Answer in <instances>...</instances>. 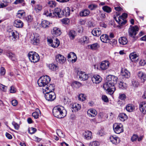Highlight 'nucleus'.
Masks as SVG:
<instances>
[{
    "label": "nucleus",
    "mask_w": 146,
    "mask_h": 146,
    "mask_svg": "<svg viewBox=\"0 0 146 146\" xmlns=\"http://www.w3.org/2000/svg\"><path fill=\"white\" fill-rule=\"evenodd\" d=\"M54 115L59 118H63L67 114L66 110L62 106H57L54 107L52 111Z\"/></svg>",
    "instance_id": "nucleus-1"
},
{
    "label": "nucleus",
    "mask_w": 146,
    "mask_h": 146,
    "mask_svg": "<svg viewBox=\"0 0 146 146\" xmlns=\"http://www.w3.org/2000/svg\"><path fill=\"white\" fill-rule=\"evenodd\" d=\"M50 81V79L49 76L46 75L41 77L38 81V84L40 87H45V86L47 85Z\"/></svg>",
    "instance_id": "nucleus-2"
},
{
    "label": "nucleus",
    "mask_w": 146,
    "mask_h": 146,
    "mask_svg": "<svg viewBox=\"0 0 146 146\" xmlns=\"http://www.w3.org/2000/svg\"><path fill=\"white\" fill-rule=\"evenodd\" d=\"M103 88L105 90L108 91V93L110 94H113L115 89V86H112L110 83L107 81L104 84Z\"/></svg>",
    "instance_id": "nucleus-3"
},
{
    "label": "nucleus",
    "mask_w": 146,
    "mask_h": 146,
    "mask_svg": "<svg viewBox=\"0 0 146 146\" xmlns=\"http://www.w3.org/2000/svg\"><path fill=\"white\" fill-rule=\"evenodd\" d=\"M28 56L31 62H36L40 59L39 55L35 52L31 51L29 52L28 54Z\"/></svg>",
    "instance_id": "nucleus-4"
},
{
    "label": "nucleus",
    "mask_w": 146,
    "mask_h": 146,
    "mask_svg": "<svg viewBox=\"0 0 146 146\" xmlns=\"http://www.w3.org/2000/svg\"><path fill=\"white\" fill-rule=\"evenodd\" d=\"M127 17V14L125 13H123L121 16H119L117 18L116 17H115L114 18L120 25L122 26L125 24L126 23V21L124 19L126 18Z\"/></svg>",
    "instance_id": "nucleus-5"
},
{
    "label": "nucleus",
    "mask_w": 146,
    "mask_h": 146,
    "mask_svg": "<svg viewBox=\"0 0 146 146\" xmlns=\"http://www.w3.org/2000/svg\"><path fill=\"white\" fill-rule=\"evenodd\" d=\"M139 30V28L137 26H132L130 25L128 30L129 36L134 38L138 32Z\"/></svg>",
    "instance_id": "nucleus-6"
},
{
    "label": "nucleus",
    "mask_w": 146,
    "mask_h": 146,
    "mask_svg": "<svg viewBox=\"0 0 146 146\" xmlns=\"http://www.w3.org/2000/svg\"><path fill=\"white\" fill-rule=\"evenodd\" d=\"M30 39L32 44L34 45H37L40 42V36L39 35L36 33L32 34L30 36Z\"/></svg>",
    "instance_id": "nucleus-7"
},
{
    "label": "nucleus",
    "mask_w": 146,
    "mask_h": 146,
    "mask_svg": "<svg viewBox=\"0 0 146 146\" xmlns=\"http://www.w3.org/2000/svg\"><path fill=\"white\" fill-rule=\"evenodd\" d=\"M113 128L115 132L117 134H119L123 131V125L121 123L114 124Z\"/></svg>",
    "instance_id": "nucleus-8"
},
{
    "label": "nucleus",
    "mask_w": 146,
    "mask_h": 146,
    "mask_svg": "<svg viewBox=\"0 0 146 146\" xmlns=\"http://www.w3.org/2000/svg\"><path fill=\"white\" fill-rule=\"evenodd\" d=\"M47 41L49 45L53 48H57L60 44L59 41L56 38L54 41L51 39H48Z\"/></svg>",
    "instance_id": "nucleus-9"
},
{
    "label": "nucleus",
    "mask_w": 146,
    "mask_h": 146,
    "mask_svg": "<svg viewBox=\"0 0 146 146\" xmlns=\"http://www.w3.org/2000/svg\"><path fill=\"white\" fill-rule=\"evenodd\" d=\"M117 78L114 76L109 75L106 78L107 81L110 83L112 86H115V84L117 83Z\"/></svg>",
    "instance_id": "nucleus-10"
},
{
    "label": "nucleus",
    "mask_w": 146,
    "mask_h": 146,
    "mask_svg": "<svg viewBox=\"0 0 146 146\" xmlns=\"http://www.w3.org/2000/svg\"><path fill=\"white\" fill-rule=\"evenodd\" d=\"M45 98L48 101H53L56 98L55 94L54 92L45 93Z\"/></svg>",
    "instance_id": "nucleus-11"
},
{
    "label": "nucleus",
    "mask_w": 146,
    "mask_h": 146,
    "mask_svg": "<svg viewBox=\"0 0 146 146\" xmlns=\"http://www.w3.org/2000/svg\"><path fill=\"white\" fill-rule=\"evenodd\" d=\"M54 85L53 84L47 85L46 87L42 88L43 92L44 93L53 92L52 91L54 90Z\"/></svg>",
    "instance_id": "nucleus-12"
},
{
    "label": "nucleus",
    "mask_w": 146,
    "mask_h": 146,
    "mask_svg": "<svg viewBox=\"0 0 146 146\" xmlns=\"http://www.w3.org/2000/svg\"><path fill=\"white\" fill-rule=\"evenodd\" d=\"M10 37L13 41L16 40L18 38L19 34L17 31H12L9 32Z\"/></svg>",
    "instance_id": "nucleus-13"
},
{
    "label": "nucleus",
    "mask_w": 146,
    "mask_h": 146,
    "mask_svg": "<svg viewBox=\"0 0 146 146\" xmlns=\"http://www.w3.org/2000/svg\"><path fill=\"white\" fill-rule=\"evenodd\" d=\"M77 74L79 76V78L81 80L85 81L87 80L88 78V75L86 74L85 72L82 71L78 72Z\"/></svg>",
    "instance_id": "nucleus-14"
},
{
    "label": "nucleus",
    "mask_w": 146,
    "mask_h": 146,
    "mask_svg": "<svg viewBox=\"0 0 146 146\" xmlns=\"http://www.w3.org/2000/svg\"><path fill=\"white\" fill-rule=\"evenodd\" d=\"M79 41L81 44L83 45H86L90 42L89 38L86 36H84L80 38Z\"/></svg>",
    "instance_id": "nucleus-15"
},
{
    "label": "nucleus",
    "mask_w": 146,
    "mask_h": 146,
    "mask_svg": "<svg viewBox=\"0 0 146 146\" xmlns=\"http://www.w3.org/2000/svg\"><path fill=\"white\" fill-rule=\"evenodd\" d=\"M137 76L142 82L146 80V74L142 71H139L137 74Z\"/></svg>",
    "instance_id": "nucleus-16"
},
{
    "label": "nucleus",
    "mask_w": 146,
    "mask_h": 146,
    "mask_svg": "<svg viewBox=\"0 0 146 146\" xmlns=\"http://www.w3.org/2000/svg\"><path fill=\"white\" fill-rule=\"evenodd\" d=\"M110 63L107 60L102 61L100 65V68L102 70H105L108 69Z\"/></svg>",
    "instance_id": "nucleus-17"
},
{
    "label": "nucleus",
    "mask_w": 146,
    "mask_h": 146,
    "mask_svg": "<svg viewBox=\"0 0 146 146\" xmlns=\"http://www.w3.org/2000/svg\"><path fill=\"white\" fill-rule=\"evenodd\" d=\"M56 59L57 62H59L61 64L64 63L66 61L65 58L64 56L60 54L56 55Z\"/></svg>",
    "instance_id": "nucleus-18"
},
{
    "label": "nucleus",
    "mask_w": 146,
    "mask_h": 146,
    "mask_svg": "<svg viewBox=\"0 0 146 146\" xmlns=\"http://www.w3.org/2000/svg\"><path fill=\"white\" fill-rule=\"evenodd\" d=\"M139 108L141 111L144 114L146 113V102H142L139 104Z\"/></svg>",
    "instance_id": "nucleus-19"
},
{
    "label": "nucleus",
    "mask_w": 146,
    "mask_h": 146,
    "mask_svg": "<svg viewBox=\"0 0 146 146\" xmlns=\"http://www.w3.org/2000/svg\"><path fill=\"white\" fill-rule=\"evenodd\" d=\"M92 80L94 83L97 84L99 83L101 81L102 79L100 76L97 75L93 76Z\"/></svg>",
    "instance_id": "nucleus-20"
},
{
    "label": "nucleus",
    "mask_w": 146,
    "mask_h": 146,
    "mask_svg": "<svg viewBox=\"0 0 146 146\" xmlns=\"http://www.w3.org/2000/svg\"><path fill=\"white\" fill-rule=\"evenodd\" d=\"M121 74L125 78H128L130 77V74L129 71L125 68L121 69Z\"/></svg>",
    "instance_id": "nucleus-21"
},
{
    "label": "nucleus",
    "mask_w": 146,
    "mask_h": 146,
    "mask_svg": "<svg viewBox=\"0 0 146 146\" xmlns=\"http://www.w3.org/2000/svg\"><path fill=\"white\" fill-rule=\"evenodd\" d=\"M110 141L114 144H117L119 143L120 141L119 138L115 135L110 136Z\"/></svg>",
    "instance_id": "nucleus-22"
},
{
    "label": "nucleus",
    "mask_w": 146,
    "mask_h": 146,
    "mask_svg": "<svg viewBox=\"0 0 146 146\" xmlns=\"http://www.w3.org/2000/svg\"><path fill=\"white\" fill-rule=\"evenodd\" d=\"M82 136L85 139H90L92 136V132L88 131H85L83 133Z\"/></svg>",
    "instance_id": "nucleus-23"
},
{
    "label": "nucleus",
    "mask_w": 146,
    "mask_h": 146,
    "mask_svg": "<svg viewBox=\"0 0 146 146\" xmlns=\"http://www.w3.org/2000/svg\"><path fill=\"white\" fill-rule=\"evenodd\" d=\"M97 111L94 109H90L87 111L88 115L91 117H95L97 115Z\"/></svg>",
    "instance_id": "nucleus-24"
},
{
    "label": "nucleus",
    "mask_w": 146,
    "mask_h": 146,
    "mask_svg": "<svg viewBox=\"0 0 146 146\" xmlns=\"http://www.w3.org/2000/svg\"><path fill=\"white\" fill-rule=\"evenodd\" d=\"M52 33V35L56 36L60 35L61 33L60 29L57 27L54 28Z\"/></svg>",
    "instance_id": "nucleus-25"
},
{
    "label": "nucleus",
    "mask_w": 146,
    "mask_h": 146,
    "mask_svg": "<svg viewBox=\"0 0 146 146\" xmlns=\"http://www.w3.org/2000/svg\"><path fill=\"white\" fill-rule=\"evenodd\" d=\"M14 25L17 28H20L23 26V23L21 20L17 19L14 21Z\"/></svg>",
    "instance_id": "nucleus-26"
},
{
    "label": "nucleus",
    "mask_w": 146,
    "mask_h": 146,
    "mask_svg": "<svg viewBox=\"0 0 146 146\" xmlns=\"http://www.w3.org/2000/svg\"><path fill=\"white\" fill-rule=\"evenodd\" d=\"M129 57L132 62H136L138 59V56L135 53H131L129 55Z\"/></svg>",
    "instance_id": "nucleus-27"
},
{
    "label": "nucleus",
    "mask_w": 146,
    "mask_h": 146,
    "mask_svg": "<svg viewBox=\"0 0 146 146\" xmlns=\"http://www.w3.org/2000/svg\"><path fill=\"white\" fill-rule=\"evenodd\" d=\"M92 33L94 36H98L101 34V31L99 28H96L93 30Z\"/></svg>",
    "instance_id": "nucleus-28"
},
{
    "label": "nucleus",
    "mask_w": 146,
    "mask_h": 146,
    "mask_svg": "<svg viewBox=\"0 0 146 146\" xmlns=\"http://www.w3.org/2000/svg\"><path fill=\"white\" fill-rule=\"evenodd\" d=\"M100 39L101 41L104 43H108L109 41V36L107 35H102L101 36Z\"/></svg>",
    "instance_id": "nucleus-29"
},
{
    "label": "nucleus",
    "mask_w": 146,
    "mask_h": 146,
    "mask_svg": "<svg viewBox=\"0 0 146 146\" xmlns=\"http://www.w3.org/2000/svg\"><path fill=\"white\" fill-rule=\"evenodd\" d=\"M119 43L123 45L126 44L128 42L127 39L125 37H121L119 39Z\"/></svg>",
    "instance_id": "nucleus-30"
},
{
    "label": "nucleus",
    "mask_w": 146,
    "mask_h": 146,
    "mask_svg": "<svg viewBox=\"0 0 146 146\" xmlns=\"http://www.w3.org/2000/svg\"><path fill=\"white\" fill-rule=\"evenodd\" d=\"M72 108L73 109V110L72 111H74L75 112H76L80 109L81 108V106L79 104L75 103L73 104L72 105Z\"/></svg>",
    "instance_id": "nucleus-31"
},
{
    "label": "nucleus",
    "mask_w": 146,
    "mask_h": 146,
    "mask_svg": "<svg viewBox=\"0 0 146 146\" xmlns=\"http://www.w3.org/2000/svg\"><path fill=\"white\" fill-rule=\"evenodd\" d=\"M135 109V106L132 104H129L127 105L126 107V109L128 112L133 111Z\"/></svg>",
    "instance_id": "nucleus-32"
},
{
    "label": "nucleus",
    "mask_w": 146,
    "mask_h": 146,
    "mask_svg": "<svg viewBox=\"0 0 146 146\" xmlns=\"http://www.w3.org/2000/svg\"><path fill=\"white\" fill-rule=\"evenodd\" d=\"M25 15V13L23 10H20L18 11L17 17L20 19L23 18Z\"/></svg>",
    "instance_id": "nucleus-33"
},
{
    "label": "nucleus",
    "mask_w": 146,
    "mask_h": 146,
    "mask_svg": "<svg viewBox=\"0 0 146 146\" xmlns=\"http://www.w3.org/2000/svg\"><path fill=\"white\" fill-rule=\"evenodd\" d=\"M6 55L12 60L15 61L16 60L15 55L14 53L8 52L6 53Z\"/></svg>",
    "instance_id": "nucleus-34"
},
{
    "label": "nucleus",
    "mask_w": 146,
    "mask_h": 146,
    "mask_svg": "<svg viewBox=\"0 0 146 146\" xmlns=\"http://www.w3.org/2000/svg\"><path fill=\"white\" fill-rule=\"evenodd\" d=\"M119 117L120 120L123 121L127 119V116L126 114L124 113H120L119 115Z\"/></svg>",
    "instance_id": "nucleus-35"
},
{
    "label": "nucleus",
    "mask_w": 146,
    "mask_h": 146,
    "mask_svg": "<svg viewBox=\"0 0 146 146\" xmlns=\"http://www.w3.org/2000/svg\"><path fill=\"white\" fill-rule=\"evenodd\" d=\"M60 9L59 8H56L54 9V11H53L52 17L55 16L58 17L60 12Z\"/></svg>",
    "instance_id": "nucleus-36"
},
{
    "label": "nucleus",
    "mask_w": 146,
    "mask_h": 146,
    "mask_svg": "<svg viewBox=\"0 0 146 146\" xmlns=\"http://www.w3.org/2000/svg\"><path fill=\"white\" fill-rule=\"evenodd\" d=\"M53 11L51 10H48L44 11L43 14L46 16H49L52 17Z\"/></svg>",
    "instance_id": "nucleus-37"
},
{
    "label": "nucleus",
    "mask_w": 146,
    "mask_h": 146,
    "mask_svg": "<svg viewBox=\"0 0 146 146\" xmlns=\"http://www.w3.org/2000/svg\"><path fill=\"white\" fill-rule=\"evenodd\" d=\"M42 8V5L40 4H37L35 7L34 10L36 13H38L41 11Z\"/></svg>",
    "instance_id": "nucleus-38"
},
{
    "label": "nucleus",
    "mask_w": 146,
    "mask_h": 146,
    "mask_svg": "<svg viewBox=\"0 0 146 146\" xmlns=\"http://www.w3.org/2000/svg\"><path fill=\"white\" fill-rule=\"evenodd\" d=\"M90 13L88 9H86L81 11L80 13V15L81 16H86Z\"/></svg>",
    "instance_id": "nucleus-39"
},
{
    "label": "nucleus",
    "mask_w": 146,
    "mask_h": 146,
    "mask_svg": "<svg viewBox=\"0 0 146 146\" xmlns=\"http://www.w3.org/2000/svg\"><path fill=\"white\" fill-rule=\"evenodd\" d=\"M76 35L75 31L74 30H71L69 33V36L71 39H74Z\"/></svg>",
    "instance_id": "nucleus-40"
},
{
    "label": "nucleus",
    "mask_w": 146,
    "mask_h": 146,
    "mask_svg": "<svg viewBox=\"0 0 146 146\" xmlns=\"http://www.w3.org/2000/svg\"><path fill=\"white\" fill-rule=\"evenodd\" d=\"M89 46L90 47V49L92 50H96L100 47L99 45L97 43L93 44L90 45Z\"/></svg>",
    "instance_id": "nucleus-41"
},
{
    "label": "nucleus",
    "mask_w": 146,
    "mask_h": 146,
    "mask_svg": "<svg viewBox=\"0 0 146 146\" xmlns=\"http://www.w3.org/2000/svg\"><path fill=\"white\" fill-rule=\"evenodd\" d=\"M49 24V22L46 20H44L42 21L41 25L42 27L44 28H46L48 27V25Z\"/></svg>",
    "instance_id": "nucleus-42"
},
{
    "label": "nucleus",
    "mask_w": 146,
    "mask_h": 146,
    "mask_svg": "<svg viewBox=\"0 0 146 146\" xmlns=\"http://www.w3.org/2000/svg\"><path fill=\"white\" fill-rule=\"evenodd\" d=\"M63 10L64 12V16L65 17L69 16L70 14V8L68 7H66Z\"/></svg>",
    "instance_id": "nucleus-43"
},
{
    "label": "nucleus",
    "mask_w": 146,
    "mask_h": 146,
    "mask_svg": "<svg viewBox=\"0 0 146 146\" xmlns=\"http://www.w3.org/2000/svg\"><path fill=\"white\" fill-rule=\"evenodd\" d=\"M127 87V84L123 82H121L119 84V87L121 89H125Z\"/></svg>",
    "instance_id": "nucleus-44"
},
{
    "label": "nucleus",
    "mask_w": 146,
    "mask_h": 146,
    "mask_svg": "<svg viewBox=\"0 0 146 146\" xmlns=\"http://www.w3.org/2000/svg\"><path fill=\"white\" fill-rule=\"evenodd\" d=\"M102 9L104 11L108 13H110L111 11V8L107 6H104L103 7Z\"/></svg>",
    "instance_id": "nucleus-45"
},
{
    "label": "nucleus",
    "mask_w": 146,
    "mask_h": 146,
    "mask_svg": "<svg viewBox=\"0 0 146 146\" xmlns=\"http://www.w3.org/2000/svg\"><path fill=\"white\" fill-rule=\"evenodd\" d=\"M78 98L79 100L81 101H84L86 99L85 95L82 94H80Z\"/></svg>",
    "instance_id": "nucleus-46"
},
{
    "label": "nucleus",
    "mask_w": 146,
    "mask_h": 146,
    "mask_svg": "<svg viewBox=\"0 0 146 146\" xmlns=\"http://www.w3.org/2000/svg\"><path fill=\"white\" fill-rule=\"evenodd\" d=\"M48 68L51 70L54 71L56 70L57 66L53 64H51L49 65Z\"/></svg>",
    "instance_id": "nucleus-47"
},
{
    "label": "nucleus",
    "mask_w": 146,
    "mask_h": 146,
    "mask_svg": "<svg viewBox=\"0 0 146 146\" xmlns=\"http://www.w3.org/2000/svg\"><path fill=\"white\" fill-rule=\"evenodd\" d=\"M99 114L100 117L101 118H103L105 119L107 118H108V115L107 114L104 113L100 112Z\"/></svg>",
    "instance_id": "nucleus-48"
},
{
    "label": "nucleus",
    "mask_w": 146,
    "mask_h": 146,
    "mask_svg": "<svg viewBox=\"0 0 146 146\" xmlns=\"http://www.w3.org/2000/svg\"><path fill=\"white\" fill-rule=\"evenodd\" d=\"M25 19L28 22H32L33 21V17L32 16L29 15L26 17L25 18Z\"/></svg>",
    "instance_id": "nucleus-49"
},
{
    "label": "nucleus",
    "mask_w": 146,
    "mask_h": 146,
    "mask_svg": "<svg viewBox=\"0 0 146 146\" xmlns=\"http://www.w3.org/2000/svg\"><path fill=\"white\" fill-rule=\"evenodd\" d=\"M23 3L22 5L24 6L25 5V3H24V0H16L14 3V4L15 5Z\"/></svg>",
    "instance_id": "nucleus-50"
},
{
    "label": "nucleus",
    "mask_w": 146,
    "mask_h": 146,
    "mask_svg": "<svg viewBox=\"0 0 146 146\" xmlns=\"http://www.w3.org/2000/svg\"><path fill=\"white\" fill-rule=\"evenodd\" d=\"M29 133L31 134L34 133L36 131V129L33 127L30 128L28 130Z\"/></svg>",
    "instance_id": "nucleus-51"
},
{
    "label": "nucleus",
    "mask_w": 146,
    "mask_h": 146,
    "mask_svg": "<svg viewBox=\"0 0 146 146\" xmlns=\"http://www.w3.org/2000/svg\"><path fill=\"white\" fill-rule=\"evenodd\" d=\"M132 83L133 86L135 87H137L139 84L137 81L134 80H133L132 81Z\"/></svg>",
    "instance_id": "nucleus-52"
},
{
    "label": "nucleus",
    "mask_w": 146,
    "mask_h": 146,
    "mask_svg": "<svg viewBox=\"0 0 146 146\" xmlns=\"http://www.w3.org/2000/svg\"><path fill=\"white\" fill-rule=\"evenodd\" d=\"M118 98L121 100H124L126 98V96L124 94H119Z\"/></svg>",
    "instance_id": "nucleus-53"
},
{
    "label": "nucleus",
    "mask_w": 146,
    "mask_h": 146,
    "mask_svg": "<svg viewBox=\"0 0 146 146\" xmlns=\"http://www.w3.org/2000/svg\"><path fill=\"white\" fill-rule=\"evenodd\" d=\"M99 145V142L96 141H94L90 143L89 146H98Z\"/></svg>",
    "instance_id": "nucleus-54"
},
{
    "label": "nucleus",
    "mask_w": 146,
    "mask_h": 146,
    "mask_svg": "<svg viewBox=\"0 0 146 146\" xmlns=\"http://www.w3.org/2000/svg\"><path fill=\"white\" fill-rule=\"evenodd\" d=\"M39 115V113L37 112H35L32 113V116L35 119H37L38 118Z\"/></svg>",
    "instance_id": "nucleus-55"
},
{
    "label": "nucleus",
    "mask_w": 146,
    "mask_h": 146,
    "mask_svg": "<svg viewBox=\"0 0 146 146\" xmlns=\"http://www.w3.org/2000/svg\"><path fill=\"white\" fill-rule=\"evenodd\" d=\"M109 41L108 43H110V44L113 45V44H115L116 43V40L114 39H110L109 38Z\"/></svg>",
    "instance_id": "nucleus-56"
},
{
    "label": "nucleus",
    "mask_w": 146,
    "mask_h": 146,
    "mask_svg": "<svg viewBox=\"0 0 146 146\" xmlns=\"http://www.w3.org/2000/svg\"><path fill=\"white\" fill-rule=\"evenodd\" d=\"M5 73V70L4 68L1 67L0 68V74L1 75H4Z\"/></svg>",
    "instance_id": "nucleus-57"
},
{
    "label": "nucleus",
    "mask_w": 146,
    "mask_h": 146,
    "mask_svg": "<svg viewBox=\"0 0 146 146\" xmlns=\"http://www.w3.org/2000/svg\"><path fill=\"white\" fill-rule=\"evenodd\" d=\"M12 124L14 126L15 129L18 130L19 128V125L16 123L15 121H13L12 123Z\"/></svg>",
    "instance_id": "nucleus-58"
},
{
    "label": "nucleus",
    "mask_w": 146,
    "mask_h": 146,
    "mask_svg": "<svg viewBox=\"0 0 146 146\" xmlns=\"http://www.w3.org/2000/svg\"><path fill=\"white\" fill-rule=\"evenodd\" d=\"M64 16V11L63 10L61 11V9H60V13L59 14L58 17L59 18H61Z\"/></svg>",
    "instance_id": "nucleus-59"
},
{
    "label": "nucleus",
    "mask_w": 146,
    "mask_h": 146,
    "mask_svg": "<svg viewBox=\"0 0 146 146\" xmlns=\"http://www.w3.org/2000/svg\"><path fill=\"white\" fill-rule=\"evenodd\" d=\"M97 7V6L96 5L94 4H91L88 6V8L91 10H93Z\"/></svg>",
    "instance_id": "nucleus-60"
},
{
    "label": "nucleus",
    "mask_w": 146,
    "mask_h": 146,
    "mask_svg": "<svg viewBox=\"0 0 146 146\" xmlns=\"http://www.w3.org/2000/svg\"><path fill=\"white\" fill-rule=\"evenodd\" d=\"M139 64L141 66H144L146 64L145 60L144 59H141L139 61Z\"/></svg>",
    "instance_id": "nucleus-61"
},
{
    "label": "nucleus",
    "mask_w": 146,
    "mask_h": 146,
    "mask_svg": "<svg viewBox=\"0 0 146 146\" xmlns=\"http://www.w3.org/2000/svg\"><path fill=\"white\" fill-rule=\"evenodd\" d=\"M102 100L105 102H108V99L107 96L105 95L103 96L102 97Z\"/></svg>",
    "instance_id": "nucleus-62"
},
{
    "label": "nucleus",
    "mask_w": 146,
    "mask_h": 146,
    "mask_svg": "<svg viewBox=\"0 0 146 146\" xmlns=\"http://www.w3.org/2000/svg\"><path fill=\"white\" fill-rule=\"evenodd\" d=\"M48 4L49 5V6L51 7H55V2L52 1H50L48 2Z\"/></svg>",
    "instance_id": "nucleus-63"
},
{
    "label": "nucleus",
    "mask_w": 146,
    "mask_h": 146,
    "mask_svg": "<svg viewBox=\"0 0 146 146\" xmlns=\"http://www.w3.org/2000/svg\"><path fill=\"white\" fill-rule=\"evenodd\" d=\"M16 91V89L15 88V87L12 86L11 87V88L10 89V92L11 93H14Z\"/></svg>",
    "instance_id": "nucleus-64"
}]
</instances>
